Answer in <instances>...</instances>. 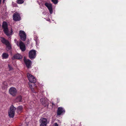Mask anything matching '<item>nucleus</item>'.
<instances>
[{"instance_id": "nucleus-14", "label": "nucleus", "mask_w": 126, "mask_h": 126, "mask_svg": "<svg viewBox=\"0 0 126 126\" xmlns=\"http://www.w3.org/2000/svg\"><path fill=\"white\" fill-rule=\"evenodd\" d=\"M22 57V56L20 54H17L15 55L12 58V59L13 60H14L15 59H21Z\"/></svg>"}, {"instance_id": "nucleus-17", "label": "nucleus", "mask_w": 126, "mask_h": 126, "mask_svg": "<svg viewBox=\"0 0 126 126\" xmlns=\"http://www.w3.org/2000/svg\"><path fill=\"white\" fill-rule=\"evenodd\" d=\"M40 101L42 104L44 105L46 103L45 99L44 98H42L40 99Z\"/></svg>"}, {"instance_id": "nucleus-20", "label": "nucleus", "mask_w": 126, "mask_h": 126, "mask_svg": "<svg viewBox=\"0 0 126 126\" xmlns=\"http://www.w3.org/2000/svg\"><path fill=\"white\" fill-rule=\"evenodd\" d=\"M51 1L52 2L55 4H57L58 2V0H51Z\"/></svg>"}, {"instance_id": "nucleus-23", "label": "nucleus", "mask_w": 126, "mask_h": 126, "mask_svg": "<svg viewBox=\"0 0 126 126\" xmlns=\"http://www.w3.org/2000/svg\"><path fill=\"white\" fill-rule=\"evenodd\" d=\"M53 126H58V124L56 123H55Z\"/></svg>"}, {"instance_id": "nucleus-13", "label": "nucleus", "mask_w": 126, "mask_h": 126, "mask_svg": "<svg viewBox=\"0 0 126 126\" xmlns=\"http://www.w3.org/2000/svg\"><path fill=\"white\" fill-rule=\"evenodd\" d=\"M19 46L20 48L22 51H24L25 50V47L24 44L21 41L20 42Z\"/></svg>"}, {"instance_id": "nucleus-7", "label": "nucleus", "mask_w": 126, "mask_h": 126, "mask_svg": "<svg viewBox=\"0 0 126 126\" xmlns=\"http://www.w3.org/2000/svg\"><path fill=\"white\" fill-rule=\"evenodd\" d=\"M16 90L15 88L12 87L9 89V93L13 96H15L16 95Z\"/></svg>"}, {"instance_id": "nucleus-4", "label": "nucleus", "mask_w": 126, "mask_h": 126, "mask_svg": "<svg viewBox=\"0 0 126 126\" xmlns=\"http://www.w3.org/2000/svg\"><path fill=\"white\" fill-rule=\"evenodd\" d=\"M27 76L29 81L32 83H34L36 82V79L32 75L28 73Z\"/></svg>"}, {"instance_id": "nucleus-2", "label": "nucleus", "mask_w": 126, "mask_h": 126, "mask_svg": "<svg viewBox=\"0 0 126 126\" xmlns=\"http://www.w3.org/2000/svg\"><path fill=\"white\" fill-rule=\"evenodd\" d=\"M16 109V108L13 106L12 105L11 106L8 112L9 116L10 118H13L14 117Z\"/></svg>"}, {"instance_id": "nucleus-22", "label": "nucleus", "mask_w": 126, "mask_h": 126, "mask_svg": "<svg viewBox=\"0 0 126 126\" xmlns=\"http://www.w3.org/2000/svg\"><path fill=\"white\" fill-rule=\"evenodd\" d=\"M8 66L10 70H12V66L9 65H8Z\"/></svg>"}, {"instance_id": "nucleus-18", "label": "nucleus", "mask_w": 126, "mask_h": 126, "mask_svg": "<svg viewBox=\"0 0 126 126\" xmlns=\"http://www.w3.org/2000/svg\"><path fill=\"white\" fill-rule=\"evenodd\" d=\"M23 109L22 107L21 106H18L17 108V111H21Z\"/></svg>"}, {"instance_id": "nucleus-21", "label": "nucleus", "mask_w": 126, "mask_h": 126, "mask_svg": "<svg viewBox=\"0 0 126 126\" xmlns=\"http://www.w3.org/2000/svg\"><path fill=\"white\" fill-rule=\"evenodd\" d=\"M29 87L31 89L32 92H34L33 91V90L32 89V85L31 84H30V83H29Z\"/></svg>"}, {"instance_id": "nucleus-25", "label": "nucleus", "mask_w": 126, "mask_h": 126, "mask_svg": "<svg viewBox=\"0 0 126 126\" xmlns=\"http://www.w3.org/2000/svg\"><path fill=\"white\" fill-rule=\"evenodd\" d=\"M52 104L53 105H54V104L53 103H52Z\"/></svg>"}, {"instance_id": "nucleus-15", "label": "nucleus", "mask_w": 126, "mask_h": 126, "mask_svg": "<svg viewBox=\"0 0 126 126\" xmlns=\"http://www.w3.org/2000/svg\"><path fill=\"white\" fill-rule=\"evenodd\" d=\"M22 97L21 96H18L16 99L15 101L16 102H20L21 101Z\"/></svg>"}, {"instance_id": "nucleus-12", "label": "nucleus", "mask_w": 126, "mask_h": 126, "mask_svg": "<svg viewBox=\"0 0 126 126\" xmlns=\"http://www.w3.org/2000/svg\"><path fill=\"white\" fill-rule=\"evenodd\" d=\"M24 61L28 68H30L31 66L32 62L29 59H26L25 58L24 59Z\"/></svg>"}, {"instance_id": "nucleus-8", "label": "nucleus", "mask_w": 126, "mask_h": 126, "mask_svg": "<svg viewBox=\"0 0 126 126\" xmlns=\"http://www.w3.org/2000/svg\"><path fill=\"white\" fill-rule=\"evenodd\" d=\"M13 20L16 21H19L20 19L19 14L17 13H15L13 14Z\"/></svg>"}, {"instance_id": "nucleus-26", "label": "nucleus", "mask_w": 126, "mask_h": 126, "mask_svg": "<svg viewBox=\"0 0 126 126\" xmlns=\"http://www.w3.org/2000/svg\"><path fill=\"white\" fill-rule=\"evenodd\" d=\"M5 0H3V2H4V1Z\"/></svg>"}, {"instance_id": "nucleus-19", "label": "nucleus", "mask_w": 126, "mask_h": 126, "mask_svg": "<svg viewBox=\"0 0 126 126\" xmlns=\"http://www.w3.org/2000/svg\"><path fill=\"white\" fill-rule=\"evenodd\" d=\"M17 3L19 4H21L24 2V0H17Z\"/></svg>"}, {"instance_id": "nucleus-10", "label": "nucleus", "mask_w": 126, "mask_h": 126, "mask_svg": "<svg viewBox=\"0 0 126 126\" xmlns=\"http://www.w3.org/2000/svg\"><path fill=\"white\" fill-rule=\"evenodd\" d=\"M40 120L41 122V123L40 126H46L47 125L48 123L45 118H41Z\"/></svg>"}, {"instance_id": "nucleus-5", "label": "nucleus", "mask_w": 126, "mask_h": 126, "mask_svg": "<svg viewBox=\"0 0 126 126\" xmlns=\"http://www.w3.org/2000/svg\"><path fill=\"white\" fill-rule=\"evenodd\" d=\"M19 35L21 39L23 41H25L26 38V35L25 32L23 31H19Z\"/></svg>"}, {"instance_id": "nucleus-6", "label": "nucleus", "mask_w": 126, "mask_h": 126, "mask_svg": "<svg viewBox=\"0 0 126 126\" xmlns=\"http://www.w3.org/2000/svg\"><path fill=\"white\" fill-rule=\"evenodd\" d=\"M36 52L35 50H30L29 53V58L32 59L35 58L36 56Z\"/></svg>"}, {"instance_id": "nucleus-16", "label": "nucleus", "mask_w": 126, "mask_h": 126, "mask_svg": "<svg viewBox=\"0 0 126 126\" xmlns=\"http://www.w3.org/2000/svg\"><path fill=\"white\" fill-rule=\"evenodd\" d=\"M8 54L6 53H3L2 55V58L3 59H7L8 58Z\"/></svg>"}, {"instance_id": "nucleus-1", "label": "nucleus", "mask_w": 126, "mask_h": 126, "mask_svg": "<svg viewBox=\"0 0 126 126\" xmlns=\"http://www.w3.org/2000/svg\"><path fill=\"white\" fill-rule=\"evenodd\" d=\"M2 27L5 33L7 36H9L12 34L13 32L12 30V28L10 29H8L7 24L6 22L5 21L3 22Z\"/></svg>"}, {"instance_id": "nucleus-9", "label": "nucleus", "mask_w": 126, "mask_h": 126, "mask_svg": "<svg viewBox=\"0 0 126 126\" xmlns=\"http://www.w3.org/2000/svg\"><path fill=\"white\" fill-rule=\"evenodd\" d=\"M45 4L50 14H52L53 12L52 4L51 3H48L47 2Z\"/></svg>"}, {"instance_id": "nucleus-24", "label": "nucleus", "mask_w": 126, "mask_h": 126, "mask_svg": "<svg viewBox=\"0 0 126 126\" xmlns=\"http://www.w3.org/2000/svg\"><path fill=\"white\" fill-rule=\"evenodd\" d=\"M17 46H19V45H18V43H17Z\"/></svg>"}, {"instance_id": "nucleus-11", "label": "nucleus", "mask_w": 126, "mask_h": 126, "mask_svg": "<svg viewBox=\"0 0 126 126\" xmlns=\"http://www.w3.org/2000/svg\"><path fill=\"white\" fill-rule=\"evenodd\" d=\"M65 111L63 108L62 107H59L57 110V114L58 115L63 114L64 113Z\"/></svg>"}, {"instance_id": "nucleus-3", "label": "nucleus", "mask_w": 126, "mask_h": 126, "mask_svg": "<svg viewBox=\"0 0 126 126\" xmlns=\"http://www.w3.org/2000/svg\"><path fill=\"white\" fill-rule=\"evenodd\" d=\"M1 40L3 43L6 46V50H7L8 51L11 49V45L8 41L5 40L3 37H1Z\"/></svg>"}]
</instances>
